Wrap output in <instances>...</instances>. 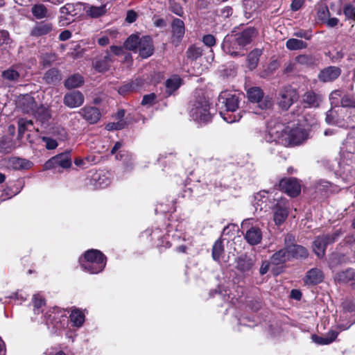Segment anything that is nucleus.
<instances>
[{"instance_id":"obj_52","label":"nucleus","mask_w":355,"mask_h":355,"mask_svg":"<svg viewBox=\"0 0 355 355\" xmlns=\"http://www.w3.org/2000/svg\"><path fill=\"white\" fill-rule=\"evenodd\" d=\"M202 42H203V44L205 46L211 48V47L215 46L216 38L213 35L207 34L202 37Z\"/></svg>"},{"instance_id":"obj_6","label":"nucleus","mask_w":355,"mask_h":355,"mask_svg":"<svg viewBox=\"0 0 355 355\" xmlns=\"http://www.w3.org/2000/svg\"><path fill=\"white\" fill-rule=\"evenodd\" d=\"M343 234L341 229L336 230L331 234H322L317 236L313 242V250L316 256L322 258L328 245L336 242Z\"/></svg>"},{"instance_id":"obj_25","label":"nucleus","mask_w":355,"mask_h":355,"mask_svg":"<svg viewBox=\"0 0 355 355\" xmlns=\"http://www.w3.org/2000/svg\"><path fill=\"white\" fill-rule=\"evenodd\" d=\"M324 275L322 271L317 268L309 270L306 275L304 282L306 284H318L322 282Z\"/></svg>"},{"instance_id":"obj_37","label":"nucleus","mask_w":355,"mask_h":355,"mask_svg":"<svg viewBox=\"0 0 355 355\" xmlns=\"http://www.w3.org/2000/svg\"><path fill=\"white\" fill-rule=\"evenodd\" d=\"M349 261V259L344 254L334 253L332 254L329 259V266L331 268H336L337 266Z\"/></svg>"},{"instance_id":"obj_21","label":"nucleus","mask_w":355,"mask_h":355,"mask_svg":"<svg viewBox=\"0 0 355 355\" xmlns=\"http://www.w3.org/2000/svg\"><path fill=\"white\" fill-rule=\"evenodd\" d=\"M107 3L103 4L100 6H95L86 3L85 6V13L91 18L101 17L104 16L109 10L110 7H107Z\"/></svg>"},{"instance_id":"obj_62","label":"nucleus","mask_w":355,"mask_h":355,"mask_svg":"<svg viewBox=\"0 0 355 355\" xmlns=\"http://www.w3.org/2000/svg\"><path fill=\"white\" fill-rule=\"evenodd\" d=\"M132 84L127 83L120 87L119 89V93L121 95H125L128 92H133Z\"/></svg>"},{"instance_id":"obj_53","label":"nucleus","mask_w":355,"mask_h":355,"mask_svg":"<svg viewBox=\"0 0 355 355\" xmlns=\"http://www.w3.org/2000/svg\"><path fill=\"white\" fill-rule=\"evenodd\" d=\"M293 35L297 37L304 38L307 40H311L312 37L311 31L309 30H299L295 31Z\"/></svg>"},{"instance_id":"obj_28","label":"nucleus","mask_w":355,"mask_h":355,"mask_svg":"<svg viewBox=\"0 0 355 355\" xmlns=\"http://www.w3.org/2000/svg\"><path fill=\"white\" fill-rule=\"evenodd\" d=\"M182 80L178 75L172 76L165 83L166 93L168 96L173 94L181 85Z\"/></svg>"},{"instance_id":"obj_41","label":"nucleus","mask_w":355,"mask_h":355,"mask_svg":"<svg viewBox=\"0 0 355 355\" xmlns=\"http://www.w3.org/2000/svg\"><path fill=\"white\" fill-rule=\"evenodd\" d=\"M33 126L32 120L21 118L18 120V133L22 136L26 131H31Z\"/></svg>"},{"instance_id":"obj_47","label":"nucleus","mask_w":355,"mask_h":355,"mask_svg":"<svg viewBox=\"0 0 355 355\" xmlns=\"http://www.w3.org/2000/svg\"><path fill=\"white\" fill-rule=\"evenodd\" d=\"M337 113L335 110L331 109L326 112L325 121L329 125H336L338 123L337 119Z\"/></svg>"},{"instance_id":"obj_34","label":"nucleus","mask_w":355,"mask_h":355,"mask_svg":"<svg viewBox=\"0 0 355 355\" xmlns=\"http://www.w3.org/2000/svg\"><path fill=\"white\" fill-rule=\"evenodd\" d=\"M295 60L297 64L305 67L313 66L317 62V59L313 55L308 54L299 55Z\"/></svg>"},{"instance_id":"obj_49","label":"nucleus","mask_w":355,"mask_h":355,"mask_svg":"<svg viewBox=\"0 0 355 355\" xmlns=\"http://www.w3.org/2000/svg\"><path fill=\"white\" fill-rule=\"evenodd\" d=\"M341 106L343 107H354L355 98L348 95H345L340 100Z\"/></svg>"},{"instance_id":"obj_30","label":"nucleus","mask_w":355,"mask_h":355,"mask_svg":"<svg viewBox=\"0 0 355 355\" xmlns=\"http://www.w3.org/2000/svg\"><path fill=\"white\" fill-rule=\"evenodd\" d=\"M43 78L46 83L55 85L60 81L61 74L58 69L51 68L44 73Z\"/></svg>"},{"instance_id":"obj_10","label":"nucleus","mask_w":355,"mask_h":355,"mask_svg":"<svg viewBox=\"0 0 355 355\" xmlns=\"http://www.w3.org/2000/svg\"><path fill=\"white\" fill-rule=\"evenodd\" d=\"M58 166L63 168H69L71 166V151L67 150L54 156L44 164V168L49 170Z\"/></svg>"},{"instance_id":"obj_7","label":"nucleus","mask_w":355,"mask_h":355,"mask_svg":"<svg viewBox=\"0 0 355 355\" xmlns=\"http://www.w3.org/2000/svg\"><path fill=\"white\" fill-rule=\"evenodd\" d=\"M298 97L295 89L291 86H286L279 91L277 103L282 110H287L298 99Z\"/></svg>"},{"instance_id":"obj_17","label":"nucleus","mask_w":355,"mask_h":355,"mask_svg":"<svg viewBox=\"0 0 355 355\" xmlns=\"http://www.w3.org/2000/svg\"><path fill=\"white\" fill-rule=\"evenodd\" d=\"M172 28V41L178 45L185 33L184 24L182 20L175 18L171 24Z\"/></svg>"},{"instance_id":"obj_56","label":"nucleus","mask_w":355,"mask_h":355,"mask_svg":"<svg viewBox=\"0 0 355 355\" xmlns=\"http://www.w3.org/2000/svg\"><path fill=\"white\" fill-rule=\"evenodd\" d=\"M42 139L45 142V146L49 150H53L58 146V142L53 139L47 137H43Z\"/></svg>"},{"instance_id":"obj_18","label":"nucleus","mask_w":355,"mask_h":355,"mask_svg":"<svg viewBox=\"0 0 355 355\" xmlns=\"http://www.w3.org/2000/svg\"><path fill=\"white\" fill-rule=\"evenodd\" d=\"M139 54L142 58H147L153 55L154 48L152 39L149 36L141 37L138 46Z\"/></svg>"},{"instance_id":"obj_54","label":"nucleus","mask_w":355,"mask_h":355,"mask_svg":"<svg viewBox=\"0 0 355 355\" xmlns=\"http://www.w3.org/2000/svg\"><path fill=\"white\" fill-rule=\"evenodd\" d=\"M295 237L292 234H287L284 237V248H286V250H288L291 248V246H293L296 245L295 243Z\"/></svg>"},{"instance_id":"obj_57","label":"nucleus","mask_w":355,"mask_h":355,"mask_svg":"<svg viewBox=\"0 0 355 355\" xmlns=\"http://www.w3.org/2000/svg\"><path fill=\"white\" fill-rule=\"evenodd\" d=\"M312 340L318 345H329L331 344L330 341L326 338V336H319L315 334L311 336Z\"/></svg>"},{"instance_id":"obj_12","label":"nucleus","mask_w":355,"mask_h":355,"mask_svg":"<svg viewBox=\"0 0 355 355\" xmlns=\"http://www.w3.org/2000/svg\"><path fill=\"white\" fill-rule=\"evenodd\" d=\"M236 268L241 272L249 275L252 272L255 259L247 254L240 255L236 259Z\"/></svg>"},{"instance_id":"obj_1","label":"nucleus","mask_w":355,"mask_h":355,"mask_svg":"<svg viewBox=\"0 0 355 355\" xmlns=\"http://www.w3.org/2000/svg\"><path fill=\"white\" fill-rule=\"evenodd\" d=\"M268 133L272 141L280 143L284 146H297L301 144L307 139L306 132L300 127H284L278 123L273 128H270Z\"/></svg>"},{"instance_id":"obj_2","label":"nucleus","mask_w":355,"mask_h":355,"mask_svg":"<svg viewBox=\"0 0 355 355\" xmlns=\"http://www.w3.org/2000/svg\"><path fill=\"white\" fill-rule=\"evenodd\" d=\"M241 101V95L235 92L223 91L218 96V105L220 108H225V112H220V114L227 123L239 121L242 117V111L236 112L239 109Z\"/></svg>"},{"instance_id":"obj_51","label":"nucleus","mask_w":355,"mask_h":355,"mask_svg":"<svg viewBox=\"0 0 355 355\" xmlns=\"http://www.w3.org/2000/svg\"><path fill=\"white\" fill-rule=\"evenodd\" d=\"M344 241L345 242V243L349 244L350 245L352 260L349 261L355 262V239L353 238V236H349L345 238Z\"/></svg>"},{"instance_id":"obj_3","label":"nucleus","mask_w":355,"mask_h":355,"mask_svg":"<svg viewBox=\"0 0 355 355\" xmlns=\"http://www.w3.org/2000/svg\"><path fill=\"white\" fill-rule=\"evenodd\" d=\"M247 96L252 104L251 108L257 114H261L263 111L270 110L273 105L272 98L265 95L259 87H252L247 91Z\"/></svg>"},{"instance_id":"obj_55","label":"nucleus","mask_w":355,"mask_h":355,"mask_svg":"<svg viewBox=\"0 0 355 355\" xmlns=\"http://www.w3.org/2000/svg\"><path fill=\"white\" fill-rule=\"evenodd\" d=\"M125 125V122L124 121H119L116 123H109L106 125V129L107 130H121Z\"/></svg>"},{"instance_id":"obj_60","label":"nucleus","mask_w":355,"mask_h":355,"mask_svg":"<svg viewBox=\"0 0 355 355\" xmlns=\"http://www.w3.org/2000/svg\"><path fill=\"white\" fill-rule=\"evenodd\" d=\"M171 10L173 13L180 17L184 14L182 8L174 1L171 2Z\"/></svg>"},{"instance_id":"obj_64","label":"nucleus","mask_w":355,"mask_h":355,"mask_svg":"<svg viewBox=\"0 0 355 355\" xmlns=\"http://www.w3.org/2000/svg\"><path fill=\"white\" fill-rule=\"evenodd\" d=\"M137 15L134 10H128L127 12V15L125 20L128 23H132L137 19Z\"/></svg>"},{"instance_id":"obj_26","label":"nucleus","mask_w":355,"mask_h":355,"mask_svg":"<svg viewBox=\"0 0 355 355\" xmlns=\"http://www.w3.org/2000/svg\"><path fill=\"white\" fill-rule=\"evenodd\" d=\"M290 260L288 250L284 248L277 251L270 257V263L275 266L283 264Z\"/></svg>"},{"instance_id":"obj_27","label":"nucleus","mask_w":355,"mask_h":355,"mask_svg":"<svg viewBox=\"0 0 355 355\" xmlns=\"http://www.w3.org/2000/svg\"><path fill=\"white\" fill-rule=\"evenodd\" d=\"M290 259H306L309 255L308 250L302 245H295L288 250Z\"/></svg>"},{"instance_id":"obj_45","label":"nucleus","mask_w":355,"mask_h":355,"mask_svg":"<svg viewBox=\"0 0 355 355\" xmlns=\"http://www.w3.org/2000/svg\"><path fill=\"white\" fill-rule=\"evenodd\" d=\"M3 79L9 81H17L19 78V73L13 68H9L2 72Z\"/></svg>"},{"instance_id":"obj_13","label":"nucleus","mask_w":355,"mask_h":355,"mask_svg":"<svg viewBox=\"0 0 355 355\" xmlns=\"http://www.w3.org/2000/svg\"><path fill=\"white\" fill-rule=\"evenodd\" d=\"M113 61V57L106 51L94 60L93 67L98 72H105L109 70Z\"/></svg>"},{"instance_id":"obj_38","label":"nucleus","mask_w":355,"mask_h":355,"mask_svg":"<svg viewBox=\"0 0 355 355\" xmlns=\"http://www.w3.org/2000/svg\"><path fill=\"white\" fill-rule=\"evenodd\" d=\"M224 253V247L223 241L218 239L212 247V258L214 261H218Z\"/></svg>"},{"instance_id":"obj_44","label":"nucleus","mask_w":355,"mask_h":355,"mask_svg":"<svg viewBox=\"0 0 355 355\" xmlns=\"http://www.w3.org/2000/svg\"><path fill=\"white\" fill-rule=\"evenodd\" d=\"M35 115L37 120L40 121L42 123L46 122L51 118L49 109L42 105L37 109Z\"/></svg>"},{"instance_id":"obj_61","label":"nucleus","mask_w":355,"mask_h":355,"mask_svg":"<svg viewBox=\"0 0 355 355\" xmlns=\"http://www.w3.org/2000/svg\"><path fill=\"white\" fill-rule=\"evenodd\" d=\"M318 187L320 190H322L324 191H331L333 184L328 181L320 180L318 183Z\"/></svg>"},{"instance_id":"obj_43","label":"nucleus","mask_w":355,"mask_h":355,"mask_svg":"<svg viewBox=\"0 0 355 355\" xmlns=\"http://www.w3.org/2000/svg\"><path fill=\"white\" fill-rule=\"evenodd\" d=\"M140 39L141 38H139V36L136 35H130L124 42L125 48L130 51L136 50L140 43Z\"/></svg>"},{"instance_id":"obj_16","label":"nucleus","mask_w":355,"mask_h":355,"mask_svg":"<svg viewBox=\"0 0 355 355\" xmlns=\"http://www.w3.org/2000/svg\"><path fill=\"white\" fill-rule=\"evenodd\" d=\"M83 94L78 90L67 92L64 96V104L70 108H75L81 106L84 103Z\"/></svg>"},{"instance_id":"obj_24","label":"nucleus","mask_w":355,"mask_h":355,"mask_svg":"<svg viewBox=\"0 0 355 355\" xmlns=\"http://www.w3.org/2000/svg\"><path fill=\"white\" fill-rule=\"evenodd\" d=\"M53 29V24L51 22L41 21L37 23L31 31L33 37H41L49 34Z\"/></svg>"},{"instance_id":"obj_42","label":"nucleus","mask_w":355,"mask_h":355,"mask_svg":"<svg viewBox=\"0 0 355 355\" xmlns=\"http://www.w3.org/2000/svg\"><path fill=\"white\" fill-rule=\"evenodd\" d=\"M343 12L345 21H349L350 23L355 22V6L352 3H346L343 6Z\"/></svg>"},{"instance_id":"obj_63","label":"nucleus","mask_w":355,"mask_h":355,"mask_svg":"<svg viewBox=\"0 0 355 355\" xmlns=\"http://www.w3.org/2000/svg\"><path fill=\"white\" fill-rule=\"evenodd\" d=\"M10 41L9 33L7 31H0V46L8 44Z\"/></svg>"},{"instance_id":"obj_40","label":"nucleus","mask_w":355,"mask_h":355,"mask_svg":"<svg viewBox=\"0 0 355 355\" xmlns=\"http://www.w3.org/2000/svg\"><path fill=\"white\" fill-rule=\"evenodd\" d=\"M187 58L191 60H196L202 55V49L196 45L190 46L186 51Z\"/></svg>"},{"instance_id":"obj_20","label":"nucleus","mask_w":355,"mask_h":355,"mask_svg":"<svg viewBox=\"0 0 355 355\" xmlns=\"http://www.w3.org/2000/svg\"><path fill=\"white\" fill-rule=\"evenodd\" d=\"M322 101L321 95L315 93L313 91H309L302 96V102L305 107L316 108L320 106Z\"/></svg>"},{"instance_id":"obj_35","label":"nucleus","mask_w":355,"mask_h":355,"mask_svg":"<svg viewBox=\"0 0 355 355\" xmlns=\"http://www.w3.org/2000/svg\"><path fill=\"white\" fill-rule=\"evenodd\" d=\"M307 43L296 38H290L286 42V46L288 50L296 51L306 49Z\"/></svg>"},{"instance_id":"obj_33","label":"nucleus","mask_w":355,"mask_h":355,"mask_svg":"<svg viewBox=\"0 0 355 355\" xmlns=\"http://www.w3.org/2000/svg\"><path fill=\"white\" fill-rule=\"evenodd\" d=\"M261 54L262 51L259 49H254L249 53L248 55V65L250 69L252 70L257 67Z\"/></svg>"},{"instance_id":"obj_8","label":"nucleus","mask_w":355,"mask_h":355,"mask_svg":"<svg viewBox=\"0 0 355 355\" xmlns=\"http://www.w3.org/2000/svg\"><path fill=\"white\" fill-rule=\"evenodd\" d=\"M221 48L225 53L232 57H241L244 55V48L238 42L237 39L233 33L227 35L224 37L221 44Z\"/></svg>"},{"instance_id":"obj_36","label":"nucleus","mask_w":355,"mask_h":355,"mask_svg":"<svg viewBox=\"0 0 355 355\" xmlns=\"http://www.w3.org/2000/svg\"><path fill=\"white\" fill-rule=\"evenodd\" d=\"M33 15L38 19L48 17V10L43 4H35L31 8Z\"/></svg>"},{"instance_id":"obj_23","label":"nucleus","mask_w":355,"mask_h":355,"mask_svg":"<svg viewBox=\"0 0 355 355\" xmlns=\"http://www.w3.org/2000/svg\"><path fill=\"white\" fill-rule=\"evenodd\" d=\"M244 238L250 245H255L261 243L262 232L259 227H251L246 231Z\"/></svg>"},{"instance_id":"obj_58","label":"nucleus","mask_w":355,"mask_h":355,"mask_svg":"<svg viewBox=\"0 0 355 355\" xmlns=\"http://www.w3.org/2000/svg\"><path fill=\"white\" fill-rule=\"evenodd\" d=\"M342 306L346 312L351 313L355 312V304L352 301L346 300L343 302Z\"/></svg>"},{"instance_id":"obj_39","label":"nucleus","mask_w":355,"mask_h":355,"mask_svg":"<svg viewBox=\"0 0 355 355\" xmlns=\"http://www.w3.org/2000/svg\"><path fill=\"white\" fill-rule=\"evenodd\" d=\"M70 320L76 327H81L85 321V315L79 310H73L70 314Z\"/></svg>"},{"instance_id":"obj_5","label":"nucleus","mask_w":355,"mask_h":355,"mask_svg":"<svg viewBox=\"0 0 355 355\" xmlns=\"http://www.w3.org/2000/svg\"><path fill=\"white\" fill-rule=\"evenodd\" d=\"M190 116L198 123H207L211 119L209 103L205 96H198L191 103Z\"/></svg>"},{"instance_id":"obj_22","label":"nucleus","mask_w":355,"mask_h":355,"mask_svg":"<svg viewBox=\"0 0 355 355\" xmlns=\"http://www.w3.org/2000/svg\"><path fill=\"white\" fill-rule=\"evenodd\" d=\"M79 113L90 123H96L100 119L101 116L99 110L96 107L92 106L84 107L80 110Z\"/></svg>"},{"instance_id":"obj_14","label":"nucleus","mask_w":355,"mask_h":355,"mask_svg":"<svg viewBox=\"0 0 355 355\" xmlns=\"http://www.w3.org/2000/svg\"><path fill=\"white\" fill-rule=\"evenodd\" d=\"M233 35L237 39L243 48L250 44L252 40L258 35V31L254 27H248L241 32L234 33Z\"/></svg>"},{"instance_id":"obj_46","label":"nucleus","mask_w":355,"mask_h":355,"mask_svg":"<svg viewBox=\"0 0 355 355\" xmlns=\"http://www.w3.org/2000/svg\"><path fill=\"white\" fill-rule=\"evenodd\" d=\"M33 303L35 313L39 314L40 313V308L44 305V300L43 297L40 294L34 295L33 297Z\"/></svg>"},{"instance_id":"obj_15","label":"nucleus","mask_w":355,"mask_h":355,"mask_svg":"<svg viewBox=\"0 0 355 355\" xmlns=\"http://www.w3.org/2000/svg\"><path fill=\"white\" fill-rule=\"evenodd\" d=\"M341 73V69L338 67L329 66L322 69L318 75L320 82L329 83L336 80Z\"/></svg>"},{"instance_id":"obj_32","label":"nucleus","mask_w":355,"mask_h":355,"mask_svg":"<svg viewBox=\"0 0 355 355\" xmlns=\"http://www.w3.org/2000/svg\"><path fill=\"white\" fill-rule=\"evenodd\" d=\"M84 83L81 75L76 73L69 76L64 82V87L67 89H73L80 87Z\"/></svg>"},{"instance_id":"obj_29","label":"nucleus","mask_w":355,"mask_h":355,"mask_svg":"<svg viewBox=\"0 0 355 355\" xmlns=\"http://www.w3.org/2000/svg\"><path fill=\"white\" fill-rule=\"evenodd\" d=\"M19 106L24 113H30L34 111L36 103L33 97L26 95L19 101Z\"/></svg>"},{"instance_id":"obj_31","label":"nucleus","mask_w":355,"mask_h":355,"mask_svg":"<svg viewBox=\"0 0 355 355\" xmlns=\"http://www.w3.org/2000/svg\"><path fill=\"white\" fill-rule=\"evenodd\" d=\"M9 163L10 165L16 170L28 169L33 165V163L29 160L19 157H12L10 159Z\"/></svg>"},{"instance_id":"obj_11","label":"nucleus","mask_w":355,"mask_h":355,"mask_svg":"<svg viewBox=\"0 0 355 355\" xmlns=\"http://www.w3.org/2000/svg\"><path fill=\"white\" fill-rule=\"evenodd\" d=\"M279 189L291 197L297 196L301 191V185L295 178H285L279 183Z\"/></svg>"},{"instance_id":"obj_50","label":"nucleus","mask_w":355,"mask_h":355,"mask_svg":"<svg viewBox=\"0 0 355 355\" xmlns=\"http://www.w3.org/2000/svg\"><path fill=\"white\" fill-rule=\"evenodd\" d=\"M330 17V12L327 6H321L318 10V17L320 20L325 21Z\"/></svg>"},{"instance_id":"obj_9","label":"nucleus","mask_w":355,"mask_h":355,"mask_svg":"<svg viewBox=\"0 0 355 355\" xmlns=\"http://www.w3.org/2000/svg\"><path fill=\"white\" fill-rule=\"evenodd\" d=\"M277 201L273 206L274 221L276 225L282 224L288 215V202L285 198H277L274 199Z\"/></svg>"},{"instance_id":"obj_59","label":"nucleus","mask_w":355,"mask_h":355,"mask_svg":"<svg viewBox=\"0 0 355 355\" xmlns=\"http://www.w3.org/2000/svg\"><path fill=\"white\" fill-rule=\"evenodd\" d=\"M156 96L152 93L150 94L145 95L141 101V105H150L153 103L155 100Z\"/></svg>"},{"instance_id":"obj_48","label":"nucleus","mask_w":355,"mask_h":355,"mask_svg":"<svg viewBox=\"0 0 355 355\" xmlns=\"http://www.w3.org/2000/svg\"><path fill=\"white\" fill-rule=\"evenodd\" d=\"M42 63L44 67L50 66L56 60V55L55 53H46L42 55Z\"/></svg>"},{"instance_id":"obj_19","label":"nucleus","mask_w":355,"mask_h":355,"mask_svg":"<svg viewBox=\"0 0 355 355\" xmlns=\"http://www.w3.org/2000/svg\"><path fill=\"white\" fill-rule=\"evenodd\" d=\"M335 281L339 284H348L353 282L351 284L353 289H355V270L348 268L345 270L338 272L334 277Z\"/></svg>"},{"instance_id":"obj_4","label":"nucleus","mask_w":355,"mask_h":355,"mask_svg":"<svg viewBox=\"0 0 355 355\" xmlns=\"http://www.w3.org/2000/svg\"><path fill=\"white\" fill-rule=\"evenodd\" d=\"M106 264L105 257L98 250H89L85 253L84 260L81 262L82 268L92 274L101 272Z\"/></svg>"}]
</instances>
